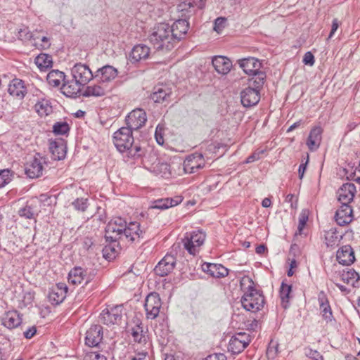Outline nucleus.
<instances>
[{"label": "nucleus", "mask_w": 360, "mask_h": 360, "mask_svg": "<svg viewBox=\"0 0 360 360\" xmlns=\"http://www.w3.org/2000/svg\"><path fill=\"white\" fill-rule=\"evenodd\" d=\"M142 233L143 231L140 229L139 223L136 221L130 222L122 232L119 233L120 236L117 238L115 246L120 248H124L128 242L135 241L141 236Z\"/></svg>", "instance_id": "20e7f679"}, {"label": "nucleus", "mask_w": 360, "mask_h": 360, "mask_svg": "<svg viewBox=\"0 0 360 360\" xmlns=\"http://www.w3.org/2000/svg\"><path fill=\"white\" fill-rule=\"evenodd\" d=\"M72 206L77 210L84 211L87 207V199L77 198L72 202Z\"/></svg>", "instance_id": "052dcab7"}, {"label": "nucleus", "mask_w": 360, "mask_h": 360, "mask_svg": "<svg viewBox=\"0 0 360 360\" xmlns=\"http://www.w3.org/2000/svg\"><path fill=\"white\" fill-rule=\"evenodd\" d=\"M249 345L248 342L242 341L239 340L238 338H235L233 339H231L230 341V347L233 350L236 349V351H233L234 352H240L243 351Z\"/></svg>", "instance_id": "603ef678"}, {"label": "nucleus", "mask_w": 360, "mask_h": 360, "mask_svg": "<svg viewBox=\"0 0 360 360\" xmlns=\"http://www.w3.org/2000/svg\"><path fill=\"white\" fill-rule=\"evenodd\" d=\"M8 91L13 97L22 99L27 92L24 82L20 79H13L8 85Z\"/></svg>", "instance_id": "bb28decb"}, {"label": "nucleus", "mask_w": 360, "mask_h": 360, "mask_svg": "<svg viewBox=\"0 0 360 360\" xmlns=\"http://www.w3.org/2000/svg\"><path fill=\"white\" fill-rule=\"evenodd\" d=\"M212 63L214 70L221 75H227L232 68V62L223 56H216L212 58Z\"/></svg>", "instance_id": "5701e85b"}, {"label": "nucleus", "mask_w": 360, "mask_h": 360, "mask_svg": "<svg viewBox=\"0 0 360 360\" xmlns=\"http://www.w3.org/2000/svg\"><path fill=\"white\" fill-rule=\"evenodd\" d=\"M117 324L121 329L127 328V315L123 304L114 307V325Z\"/></svg>", "instance_id": "c85d7f7f"}, {"label": "nucleus", "mask_w": 360, "mask_h": 360, "mask_svg": "<svg viewBox=\"0 0 360 360\" xmlns=\"http://www.w3.org/2000/svg\"><path fill=\"white\" fill-rule=\"evenodd\" d=\"M337 260L342 265H350L355 261L354 252L352 248L349 245H344L337 252Z\"/></svg>", "instance_id": "b1692460"}, {"label": "nucleus", "mask_w": 360, "mask_h": 360, "mask_svg": "<svg viewBox=\"0 0 360 360\" xmlns=\"http://www.w3.org/2000/svg\"><path fill=\"white\" fill-rule=\"evenodd\" d=\"M147 121L146 112L141 108L132 110L126 117L127 127L131 130H138L143 127Z\"/></svg>", "instance_id": "f8f14e48"}, {"label": "nucleus", "mask_w": 360, "mask_h": 360, "mask_svg": "<svg viewBox=\"0 0 360 360\" xmlns=\"http://www.w3.org/2000/svg\"><path fill=\"white\" fill-rule=\"evenodd\" d=\"M356 191V186L354 184H343L338 191V200L341 205H349L354 199Z\"/></svg>", "instance_id": "6ab92c4d"}, {"label": "nucleus", "mask_w": 360, "mask_h": 360, "mask_svg": "<svg viewBox=\"0 0 360 360\" xmlns=\"http://www.w3.org/2000/svg\"><path fill=\"white\" fill-rule=\"evenodd\" d=\"M126 156L132 159H139L143 158L146 153V150L140 146L131 144L128 148H126L124 152Z\"/></svg>", "instance_id": "a18cd8bd"}, {"label": "nucleus", "mask_w": 360, "mask_h": 360, "mask_svg": "<svg viewBox=\"0 0 360 360\" xmlns=\"http://www.w3.org/2000/svg\"><path fill=\"white\" fill-rule=\"evenodd\" d=\"M146 165L150 166V172L155 175L168 179L171 176L170 165L167 162H162L160 160L152 167L147 161Z\"/></svg>", "instance_id": "c756f323"}, {"label": "nucleus", "mask_w": 360, "mask_h": 360, "mask_svg": "<svg viewBox=\"0 0 360 360\" xmlns=\"http://www.w3.org/2000/svg\"><path fill=\"white\" fill-rule=\"evenodd\" d=\"M206 238L205 233L198 229L191 232H187L182 239V243L185 250L192 255H195L200 251V247L204 244Z\"/></svg>", "instance_id": "7ed1b4c3"}, {"label": "nucleus", "mask_w": 360, "mask_h": 360, "mask_svg": "<svg viewBox=\"0 0 360 360\" xmlns=\"http://www.w3.org/2000/svg\"><path fill=\"white\" fill-rule=\"evenodd\" d=\"M112 89V84H102L98 82V84L88 86L82 95L86 97L89 96H103L105 95L107 92H109Z\"/></svg>", "instance_id": "412c9836"}, {"label": "nucleus", "mask_w": 360, "mask_h": 360, "mask_svg": "<svg viewBox=\"0 0 360 360\" xmlns=\"http://www.w3.org/2000/svg\"><path fill=\"white\" fill-rule=\"evenodd\" d=\"M181 202V200L179 198H160L152 202V205L149 207V209L166 210L179 205Z\"/></svg>", "instance_id": "2f4dec72"}, {"label": "nucleus", "mask_w": 360, "mask_h": 360, "mask_svg": "<svg viewBox=\"0 0 360 360\" xmlns=\"http://www.w3.org/2000/svg\"><path fill=\"white\" fill-rule=\"evenodd\" d=\"M71 74L73 79L82 86L93 78L92 72L89 66L82 63L75 64L71 69Z\"/></svg>", "instance_id": "9b49d317"}, {"label": "nucleus", "mask_w": 360, "mask_h": 360, "mask_svg": "<svg viewBox=\"0 0 360 360\" xmlns=\"http://www.w3.org/2000/svg\"><path fill=\"white\" fill-rule=\"evenodd\" d=\"M189 28V22L185 19H179L176 20L172 25H170V29L172 33V37L175 44L178 43L181 39L184 38Z\"/></svg>", "instance_id": "a211bd4d"}, {"label": "nucleus", "mask_w": 360, "mask_h": 360, "mask_svg": "<svg viewBox=\"0 0 360 360\" xmlns=\"http://www.w3.org/2000/svg\"><path fill=\"white\" fill-rule=\"evenodd\" d=\"M85 271L78 266L72 269L68 274V282L73 285H78L82 283L85 276Z\"/></svg>", "instance_id": "58836bf2"}, {"label": "nucleus", "mask_w": 360, "mask_h": 360, "mask_svg": "<svg viewBox=\"0 0 360 360\" xmlns=\"http://www.w3.org/2000/svg\"><path fill=\"white\" fill-rule=\"evenodd\" d=\"M13 174L10 169L0 170V188L5 186L12 180Z\"/></svg>", "instance_id": "5fc2aeb1"}, {"label": "nucleus", "mask_w": 360, "mask_h": 360, "mask_svg": "<svg viewBox=\"0 0 360 360\" xmlns=\"http://www.w3.org/2000/svg\"><path fill=\"white\" fill-rule=\"evenodd\" d=\"M109 229H110V224H108L107 226V228L105 229V240L106 242H108V245H105L103 250H102V252H103V258H105L106 260L110 262L112 259V246L111 245V243L112 242V236H110V235H108V233H109Z\"/></svg>", "instance_id": "c03bdc74"}, {"label": "nucleus", "mask_w": 360, "mask_h": 360, "mask_svg": "<svg viewBox=\"0 0 360 360\" xmlns=\"http://www.w3.org/2000/svg\"><path fill=\"white\" fill-rule=\"evenodd\" d=\"M32 37V32L29 30L27 27H23L20 29L18 32V38L20 40L27 41L30 40Z\"/></svg>", "instance_id": "e2e57ef3"}, {"label": "nucleus", "mask_w": 360, "mask_h": 360, "mask_svg": "<svg viewBox=\"0 0 360 360\" xmlns=\"http://www.w3.org/2000/svg\"><path fill=\"white\" fill-rule=\"evenodd\" d=\"M70 129V126L66 122H57L53 125V132L56 135L68 134Z\"/></svg>", "instance_id": "8fccbe9b"}, {"label": "nucleus", "mask_w": 360, "mask_h": 360, "mask_svg": "<svg viewBox=\"0 0 360 360\" xmlns=\"http://www.w3.org/2000/svg\"><path fill=\"white\" fill-rule=\"evenodd\" d=\"M202 270L214 278H224L229 274V270L220 264L204 263Z\"/></svg>", "instance_id": "4be33fe9"}, {"label": "nucleus", "mask_w": 360, "mask_h": 360, "mask_svg": "<svg viewBox=\"0 0 360 360\" xmlns=\"http://www.w3.org/2000/svg\"><path fill=\"white\" fill-rule=\"evenodd\" d=\"M226 18L219 17L214 20V30L217 33H220L222 30L225 27Z\"/></svg>", "instance_id": "0e129e2a"}, {"label": "nucleus", "mask_w": 360, "mask_h": 360, "mask_svg": "<svg viewBox=\"0 0 360 360\" xmlns=\"http://www.w3.org/2000/svg\"><path fill=\"white\" fill-rule=\"evenodd\" d=\"M127 333L130 334L133 340L136 342L143 344L146 348H150L151 346L148 340V330L144 329L142 323L137 320L134 322V326L127 325V328H123Z\"/></svg>", "instance_id": "423d86ee"}, {"label": "nucleus", "mask_w": 360, "mask_h": 360, "mask_svg": "<svg viewBox=\"0 0 360 360\" xmlns=\"http://www.w3.org/2000/svg\"><path fill=\"white\" fill-rule=\"evenodd\" d=\"M205 6V0H192L190 2H184L183 4H180L179 7L180 8L181 11H187V8H198V9H202ZM195 9H193V11Z\"/></svg>", "instance_id": "de8ad7c7"}, {"label": "nucleus", "mask_w": 360, "mask_h": 360, "mask_svg": "<svg viewBox=\"0 0 360 360\" xmlns=\"http://www.w3.org/2000/svg\"><path fill=\"white\" fill-rule=\"evenodd\" d=\"M50 199L46 195H41L39 198H35L27 202L25 207L19 210L18 214L20 217L26 219H34L40 212L39 206L40 202Z\"/></svg>", "instance_id": "1a4fd4ad"}, {"label": "nucleus", "mask_w": 360, "mask_h": 360, "mask_svg": "<svg viewBox=\"0 0 360 360\" xmlns=\"http://www.w3.org/2000/svg\"><path fill=\"white\" fill-rule=\"evenodd\" d=\"M314 56L311 52H307L303 58V63L305 65H313L314 63Z\"/></svg>", "instance_id": "774afa93"}, {"label": "nucleus", "mask_w": 360, "mask_h": 360, "mask_svg": "<svg viewBox=\"0 0 360 360\" xmlns=\"http://www.w3.org/2000/svg\"><path fill=\"white\" fill-rule=\"evenodd\" d=\"M162 307L160 295L157 292L150 293L146 298L144 308L147 319H155L158 317Z\"/></svg>", "instance_id": "9d476101"}, {"label": "nucleus", "mask_w": 360, "mask_h": 360, "mask_svg": "<svg viewBox=\"0 0 360 360\" xmlns=\"http://www.w3.org/2000/svg\"><path fill=\"white\" fill-rule=\"evenodd\" d=\"M2 323L7 328H14L20 326L21 323V318L16 311H10L4 317Z\"/></svg>", "instance_id": "c9c22d12"}, {"label": "nucleus", "mask_w": 360, "mask_h": 360, "mask_svg": "<svg viewBox=\"0 0 360 360\" xmlns=\"http://www.w3.org/2000/svg\"><path fill=\"white\" fill-rule=\"evenodd\" d=\"M102 338V327L100 325H94L86 332L85 344L89 347H97Z\"/></svg>", "instance_id": "dca6fc26"}, {"label": "nucleus", "mask_w": 360, "mask_h": 360, "mask_svg": "<svg viewBox=\"0 0 360 360\" xmlns=\"http://www.w3.org/2000/svg\"><path fill=\"white\" fill-rule=\"evenodd\" d=\"M304 354L306 356L314 360H323V356L316 350H313L309 347L304 349Z\"/></svg>", "instance_id": "bf43d9fd"}, {"label": "nucleus", "mask_w": 360, "mask_h": 360, "mask_svg": "<svg viewBox=\"0 0 360 360\" xmlns=\"http://www.w3.org/2000/svg\"><path fill=\"white\" fill-rule=\"evenodd\" d=\"M319 302L320 304V309L321 310L323 317L327 321H331L333 318L331 308L329 305L328 299L326 298L323 292H321L319 295Z\"/></svg>", "instance_id": "4c0bfd02"}, {"label": "nucleus", "mask_w": 360, "mask_h": 360, "mask_svg": "<svg viewBox=\"0 0 360 360\" xmlns=\"http://www.w3.org/2000/svg\"><path fill=\"white\" fill-rule=\"evenodd\" d=\"M309 160V155H307L306 158L302 160V162L299 166L298 174L300 179H302L304 177V172L307 169V166Z\"/></svg>", "instance_id": "69168bd1"}, {"label": "nucleus", "mask_w": 360, "mask_h": 360, "mask_svg": "<svg viewBox=\"0 0 360 360\" xmlns=\"http://www.w3.org/2000/svg\"><path fill=\"white\" fill-rule=\"evenodd\" d=\"M65 79V75L63 72L53 70L49 72L46 77V80L49 84L53 87H57L60 85L61 82Z\"/></svg>", "instance_id": "ea45409f"}, {"label": "nucleus", "mask_w": 360, "mask_h": 360, "mask_svg": "<svg viewBox=\"0 0 360 360\" xmlns=\"http://www.w3.org/2000/svg\"><path fill=\"white\" fill-rule=\"evenodd\" d=\"M34 109L38 115L41 117H44L50 115L52 112V106L49 101L46 99H41L39 101L34 105Z\"/></svg>", "instance_id": "79ce46f5"}, {"label": "nucleus", "mask_w": 360, "mask_h": 360, "mask_svg": "<svg viewBox=\"0 0 360 360\" xmlns=\"http://www.w3.org/2000/svg\"><path fill=\"white\" fill-rule=\"evenodd\" d=\"M352 212L353 210L349 205H341L335 212V221L340 226L349 224L353 220Z\"/></svg>", "instance_id": "aec40b11"}, {"label": "nucleus", "mask_w": 360, "mask_h": 360, "mask_svg": "<svg viewBox=\"0 0 360 360\" xmlns=\"http://www.w3.org/2000/svg\"><path fill=\"white\" fill-rule=\"evenodd\" d=\"M49 150L54 160H63L66 156V143L63 139L49 140Z\"/></svg>", "instance_id": "4468645a"}, {"label": "nucleus", "mask_w": 360, "mask_h": 360, "mask_svg": "<svg viewBox=\"0 0 360 360\" xmlns=\"http://www.w3.org/2000/svg\"><path fill=\"white\" fill-rule=\"evenodd\" d=\"M170 25L161 22L155 25L150 31L148 39L157 50H171L175 45Z\"/></svg>", "instance_id": "f257e3e1"}, {"label": "nucleus", "mask_w": 360, "mask_h": 360, "mask_svg": "<svg viewBox=\"0 0 360 360\" xmlns=\"http://www.w3.org/2000/svg\"><path fill=\"white\" fill-rule=\"evenodd\" d=\"M34 63L41 71L46 70L52 66L51 57L46 53H41L37 56L34 59Z\"/></svg>", "instance_id": "37998d69"}, {"label": "nucleus", "mask_w": 360, "mask_h": 360, "mask_svg": "<svg viewBox=\"0 0 360 360\" xmlns=\"http://www.w3.org/2000/svg\"><path fill=\"white\" fill-rule=\"evenodd\" d=\"M150 53V48L145 44H137L134 46L131 51L130 58L133 62L145 60L149 58Z\"/></svg>", "instance_id": "a878e982"}, {"label": "nucleus", "mask_w": 360, "mask_h": 360, "mask_svg": "<svg viewBox=\"0 0 360 360\" xmlns=\"http://www.w3.org/2000/svg\"><path fill=\"white\" fill-rule=\"evenodd\" d=\"M82 86V84H78L73 79L72 81L65 82L61 87V91L67 97L75 98L80 95Z\"/></svg>", "instance_id": "7c9ffc66"}, {"label": "nucleus", "mask_w": 360, "mask_h": 360, "mask_svg": "<svg viewBox=\"0 0 360 360\" xmlns=\"http://www.w3.org/2000/svg\"><path fill=\"white\" fill-rule=\"evenodd\" d=\"M101 323L109 325L112 323V316L108 308L104 309L99 316Z\"/></svg>", "instance_id": "4d7b16f0"}, {"label": "nucleus", "mask_w": 360, "mask_h": 360, "mask_svg": "<svg viewBox=\"0 0 360 360\" xmlns=\"http://www.w3.org/2000/svg\"><path fill=\"white\" fill-rule=\"evenodd\" d=\"M279 297L281 301V305L284 309H287L290 306V300L292 297V285L282 282L280 290Z\"/></svg>", "instance_id": "473e14b6"}, {"label": "nucleus", "mask_w": 360, "mask_h": 360, "mask_svg": "<svg viewBox=\"0 0 360 360\" xmlns=\"http://www.w3.org/2000/svg\"><path fill=\"white\" fill-rule=\"evenodd\" d=\"M95 77L98 78V82L102 84H112V66L107 65L98 69Z\"/></svg>", "instance_id": "72a5a7b5"}, {"label": "nucleus", "mask_w": 360, "mask_h": 360, "mask_svg": "<svg viewBox=\"0 0 360 360\" xmlns=\"http://www.w3.org/2000/svg\"><path fill=\"white\" fill-rule=\"evenodd\" d=\"M241 304L245 310L255 313L263 308L264 297L259 290L250 285L241 298Z\"/></svg>", "instance_id": "f03ea898"}, {"label": "nucleus", "mask_w": 360, "mask_h": 360, "mask_svg": "<svg viewBox=\"0 0 360 360\" xmlns=\"http://www.w3.org/2000/svg\"><path fill=\"white\" fill-rule=\"evenodd\" d=\"M252 75L253 77L249 80L248 87L256 89V90L260 92L265 82L266 74L264 72L258 71Z\"/></svg>", "instance_id": "a19ab883"}, {"label": "nucleus", "mask_w": 360, "mask_h": 360, "mask_svg": "<svg viewBox=\"0 0 360 360\" xmlns=\"http://www.w3.org/2000/svg\"><path fill=\"white\" fill-rule=\"evenodd\" d=\"M46 163L44 158L39 153L29 160L25 165V172L30 179L41 176L43 174L44 165Z\"/></svg>", "instance_id": "0eeeda50"}, {"label": "nucleus", "mask_w": 360, "mask_h": 360, "mask_svg": "<svg viewBox=\"0 0 360 360\" xmlns=\"http://www.w3.org/2000/svg\"><path fill=\"white\" fill-rule=\"evenodd\" d=\"M217 149L218 148H217V146L214 144L210 143V144L207 145V146L205 149H203L202 147L201 148V150H203L202 152H201V153H202V155H204V158L205 160L206 159L209 160L212 158V154L214 153L216 150H217Z\"/></svg>", "instance_id": "13d9d810"}, {"label": "nucleus", "mask_w": 360, "mask_h": 360, "mask_svg": "<svg viewBox=\"0 0 360 360\" xmlns=\"http://www.w3.org/2000/svg\"><path fill=\"white\" fill-rule=\"evenodd\" d=\"M307 221H308L307 211L302 210L300 214L297 231L295 233L296 235H301L302 233V231H303Z\"/></svg>", "instance_id": "6e6d98bb"}, {"label": "nucleus", "mask_w": 360, "mask_h": 360, "mask_svg": "<svg viewBox=\"0 0 360 360\" xmlns=\"http://www.w3.org/2000/svg\"><path fill=\"white\" fill-rule=\"evenodd\" d=\"M241 103L248 108L257 105L260 100V92L254 88L247 87L240 93Z\"/></svg>", "instance_id": "f3484780"}, {"label": "nucleus", "mask_w": 360, "mask_h": 360, "mask_svg": "<svg viewBox=\"0 0 360 360\" xmlns=\"http://www.w3.org/2000/svg\"><path fill=\"white\" fill-rule=\"evenodd\" d=\"M171 90L167 87H155V91L150 95V98L155 103H161L167 101L171 95Z\"/></svg>", "instance_id": "e433bc0d"}, {"label": "nucleus", "mask_w": 360, "mask_h": 360, "mask_svg": "<svg viewBox=\"0 0 360 360\" xmlns=\"http://www.w3.org/2000/svg\"><path fill=\"white\" fill-rule=\"evenodd\" d=\"M127 225V224L124 219L119 217L114 218V247L115 246L117 238H119V233L122 232ZM115 252V249L114 248V252Z\"/></svg>", "instance_id": "49530a36"}, {"label": "nucleus", "mask_w": 360, "mask_h": 360, "mask_svg": "<svg viewBox=\"0 0 360 360\" xmlns=\"http://www.w3.org/2000/svg\"><path fill=\"white\" fill-rule=\"evenodd\" d=\"M146 161L150 164L152 167H154L155 164H156V162H158L159 160L156 154L153 151H150L148 153H145L142 159V163L143 165V167L150 172V166L146 165Z\"/></svg>", "instance_id": "3c124183"}, {"label": "nucleus", "mask_w": 360, "mask_h": 360, "mask_svg": "<svg viewBox=\"0 0 360 360\" xmlns=\"http://www.w3.org/2000/svg\"><path fill=\"white\" fill-rule=\"evenodd\" d=\"M341 279L346 283H354L360 279L359 274L354 269H349L347 271H344L341 275Z\"/></svg>", "instance_id": "09e8293b"}, {"label": "nucleus", "mask_w": 360, "mask_h": 360, "mask_svg": "<svg viewBox=\"0 0 360 360\" xmlns=\"http://www.w3.org/2000/svg\"><path fill=\"white\" fill-rule=\"evenodd\" d=\"M132 131L130 128L126 127H121L114 132V146L120 153H123L126 148L133 144Z\"/></svg>", "instance_id": "39448f33"}, {"label": "nucleus", "mask_w": 360, "mask_h": 360, "mask_svg": "<svg viewBox=\"0 0 360 360\" xmlns=\"http://www.w3.org/2000/svg\"><path fill=\"white\" fill-rule=\"evenodd\" d=\"M342 238V234L339 233L336 228H331L325 232V243L328 247L338 246Z\"/></svg>", "instance_id": "f704fd0d"}, {"label": "nucleus", "mask_w": 360, "mask_h": 360, "mask_svg": "<svg viewBox=\"0 0 360 360\" xmlns=\"http://www.w3.org/2000/svg\"><path fill=\"white\" fill-rule=\"evenodd\" d=\"M155 138L159 145L162 146L164 144L165 139L163 136V127L160 124H158L156 127Z\"/></svg>", "instance_id": "680f3d73"}, {"label": "nucleus", "mask_w": 360, "mask_h": 360, "mask_svg": "<svg viewBox=\"0 0 360 360\" xmlns=\"http://www.w3.org/2000/svg\"><path fill=\"white\" fill-rule=\"evenodd\" d=\"M68 292V287L63 283H59L53 286L48 295L49 302L53 305H58L63 302Z\"/></svg>", "instance_id": "2eb2a0df"}, {"label": "nucleus", "mask_w": 360, "mask_h": 360, "mask_svg": "<svg viewBox=\"0 0 360 360\" xmlns=\"http://www.w3.org/2000/svg\"><path fill=\"white\" fill-rule=\"evenodd\" d=\"M264 152V150H256L245 160L246 163H251L261 158V155Z\"/></svg>", "instance_id": "338daca9"}, {"label": "nucleus", "mask_w": 360, "mask_h": 360, "mask_svg": "<svg viewBox=\"0 0 360 360\" xmlns=\"http://www.w3.org/2000/svg\"><path fill=\"white\" fill-rule=\"evenodd\" d=\"M176 262V258L172 255L167 254L155 266V273L159 276H165L173 271Z\"/></svg>", "instance_id": "ddd939ff"}, {"label": "nucleus", "mask_w": 360, "mask_h": 360, "mask_svg": "<svg viewBox=\"0 0 360 360\" xmlns=\"http://www.w3.org/2000/svg\"><path fill=\"white\" fill-rule=\"evenodd\" d=\"M205 159L201 153H194L188 155L184 161V169L186 173L198 172L205 166Z\"/></svg>", "instance_id": "6e6552de"}, {"label": "nucleus", "mask_w": 360, "mask_h": 360, "mask_svg": "<svg viewBox=\"0 0 360 360\" xmlns=\"http://www.w3.org/2000/svg\"><path fill=\"white\" fill-rule=\"evenodd\" d=\"M322 129L320 127H315L310 131L307 140V145L310 150H316L321 141Z\"/></svg>", "instance_id": "cd10ccee"}, {"label": "nucleus", "mask_w": 360, "mask_h": 360, "mask_svg": "<svg viewBox=\"0 0 360 360\" xmlns=\"http://www.w3.org/2000/svg\"><path fill=\"white\" fill-rule=\"evenodd\" d=\"M83 360H107V359L97 351H93L91 348H89L84 351Z\"/></svg>", "instance_id": "864d4df0"}, {"label": "nucleus", "mask_w": 360, "mask_h": 360, "mask_svg": "<svg viewBox=\"0 0 360 360\" xmlns=\"http://www.w3.org/2000/svg\"><path fill=\"white\" fill-rule=\"evenodd\" d=\"M238 64L244 72L249 75L257 73L261 68V63L252 57L239 60Z\"/></svg>", "instance_id": "393cba45"}]
</instances>
